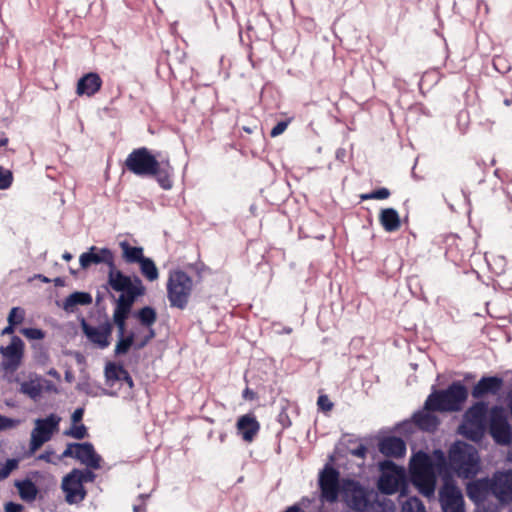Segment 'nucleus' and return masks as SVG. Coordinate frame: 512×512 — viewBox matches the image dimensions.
<instances>
[{"label": "nucleus", "mask_w": 512, "mask_h": 512, "mask_svg": "<svg viewBox=\"0 0 512 512\" xmlns=\"http://www.w3.org/2000/svg\"><path fill=\"white\" fill-rule=\"evenodd\" d=\"M136 317L142 326L151 327L157 320V313L153 307L145 306L138 310Z\"/></svg>", "instance_id": "2f4dec72"}, {"label": "nucleus", "mask_w": 512, "mask_h": 512, "mask_svg": "<svg viewBox=\"0 0 512 512\" xmlns=\"http://www.w3.org/2000/svg\"><path fill=\"white\" fill-rule=\"evenodd\" d=\"M410 478L413 485L425 497L434 496L436 474L434 464L425 452L416 453L410 462Z\"/></svg>", "instance_id": "39448f33"}, {"label": "nucleus", "mask_w": 512, "mask_h": 512, "mask_svg": "<svg viewBox=\"0 0 512 512\" xmlns=\"http://www.w3.org/2000/svg\"><path fill=\"white\" fill-rule=\"evenodd\" d=\"M503 386V379L497 376H484L473 387L472 396L476 399L487 394H497Z\"/></svg>", "instance_id": "4be33fe9"}, {"label": "nucleus", "mask_w": 512, "mask_h": 512, "mask_svg": "<svg viewBox=\"0 0 512 512\" xmlns=\"http://www.w3.org/2000/svg\"><path fill=\"white\" fill-rule=\"evenodd\" d=\"M53 454H54L53 451L46 450L45 452L41 453L38 456V459L39 460H43V461H45L47 463H52L53 462V460H52Z\"/></svg>", "instance_id": "8fccbe9b"}, {"label": "nucleus", "mask_w": 512, "mask_h": 512, "mask_svg": "<svg viewBox=\"0 0 512 512\" xmlns=\"http://www.w3.org/2000/svg\"><path fill=\"white\" fill-rule=\"evenodd\" d=\"M68 457L77 459L89 468H100L101 457L96 453L94 446L90 442L69 443L59 457V460Z\"/></svg>", "instance_id": "ddd939ff"}, {"label": "nucleus", "mask_w": 512, "mask_h": 512, "mask_svg": "<svg viewBox=\"0 0 512 512\" xmlns=\"http://www.w3.org/2000/svg\"><path fill=\"white\" fill-rule=\"evenodd\" d=\"M290 120H287V121H280L278 122L271 130L270 132V136L271 137H277L279 135H281L282 133H284V131L287 129L288 127V124H289Z\"/></svg>", "instance_id": "c03bdc74"}, {"label": "nucleus", "mask_w": 512, "mask_h": 512, "mask_svg": "<svg viewBox=\"0 0 512 512\" xmlns=\"http://www.w3.org/2000/svg\"><path fill=\"white\" fill-rule=\"evenodd\" d=\"M18 467V460L8 459L0 468V480L7 478L10 473Z\"/></svg>", "instance_id": "58836bf2"}, {"label": "nucleus", "mask_w": 512, "mask_h": 512, "mask_svg": "<svg viewBox=\"0 0 512 512\" xmlns=\"http://www.w3.org/2000/svg\"><path fill=\"white\" fill-rule=\"evenodd\" d=\"M9 143V138L4 132H0V147H5Z\"/></svg>", "instance_id": "603ef678"}, {"label": "nucleus", "mask_w": 512, "mask_h": 512, "mask_svg": "<svg viewBox=\"0 0 512 512\" xmlns=\"http://www.w3.org/2000/svg\"><path fill=\"white\" fill-rule=\"evenodd\" d=\"M435 410H424L418 411L413 415V421L415 425L423 431L433 432L439 425V419L432 412Z\"/></svg>", "instance_id": "b1692460"}, {"label": "nucleus", "mask_w": 512, "mask_h": 512, "mask_svg": "<svg viewBox=\"0 0 512 512\" xmlns=\"http://www.w3.org/2000/svg\"><path fill=\"white\" fill-rule=\"evenodd\" d=\"M289 425H291V422L288 420V424L286 426H289Z\"/></svg>", "instance_id": "052dcab7"}, {"label": "nucleus", "mask_w": 512, "mask_h": 512, "mask_svg": "<svg viewBox=\"0 0 512 512\" xmlns=\"http://www.w3.org/2000/svg\"><path fill=\"white\" fill-rule=\"evenodd\" d=\"M102 84L103 81L98 73H86L77 82L76 94L78 96L92 97L101 90Z\"/></svg>", "instance_id": "aec40b11"}, {"label": "nucleus", "mask_w": 512, "mask_h": 512, "mask_svg": "<svg viewBox=\"0 0 512 512\" xmlns=\"http://www.w3.org/2000/svg\"><path fill=\"white\" fill-rule=\"evenodd\" d=\"M488 406L485 402L473 404L464 414L463 434L473 440H480L486 431Z\"/></svg>", "instance_id": "0eeeda50"}, {"label": "nucleus", "mask_w": 512, "mask_h": 512, "mask_svg": "<svg viewBox=\"0 0 512 512\" xmlns=\"http://www.w3.org/2000/svg\"><path fill=\"white\" fill-rule=\"evenodd\" d=\"M284 512H303V511L299 506L294 505V506L287 508Z\"/></svg>", "instance_id": "6e6d98bb"}, {"label": "nucleus", "mask_w": 512, "mask_h": 512, "mask_svg": "<svg viewBox=\"0 0 512 512\" xmlns=\"http://www.w3.org/2000/svg\"><path fill=\"white\" fill-rule=\"evenodd\" d=\"M148 328V334L140 341L135 344L136 349H142L144 348L154 337H155V330L151 327Z\"/></svg>", "instance_id": "a18cd8bd"}, {"label": "nucleus", "mask_w": 512, "mask_h": 512, "mask_svg": "<svg viewBox=\"0 0 512 512\" xmlns=\"http://www.w3.org/2000/svg\"><path fill=\"white\" fill-rule=\"evenodd\" d=\"M467 397V388L461 382L455 381L447 389L431 393L425 401V408L439 412H457L462 409Z\"/></svg>", "instance_id": "20e7f679"}, {"label": "nucleus", "mask_w": 512, "mask_h": 512, "mask_svg": "<svg viewBox=\"0 0 512 512\" xmlns=\"http://www.w3.org/2000/svg\"><path fill=\"white\" fill-rule=\"evenodd\" d=\"M83 415H84V409L83 408H77L73 414H72V422L73 424H78L79 422H81L82 418H83Z\"/></svg>", "instance_id": "09e8293b"}, {"label": "nucleus", "mask_w": 512, "mask_h": 512, "mask_svg": "<svg viewBox=\"0 0 512 512\" xmlns=\"http://www.w3.org/2000/svg\"><path fill=\"white\" fill-rule=\"evenodd\" d=\"M489 432L498 444L507 445L512 440V428L500 406H494L490 410Z\"/></svg>", "instance_id": "f8f14e48"}, {"label": "nucleus", "mask_w": 512, "mask_h": 512, "mask_svg": "<svg viewBox=\"0 0 512 512\" xmlns=\"http://www.w3.org/2000/svg\"><path fill=\"white\" fill-rule=\"evenodd\" d=\"M21 333L26 338L32 340H41L45 337L44 331L38 328H24L21 330Z\"/></svg>", "instance_id": "ea45409f"}, {"label": "nucleus", "mask_w": 512, "mask_h": 512, "mask_svg": "<svg viewBox=\"0 0 512 512\" xmlns=\"http://www.w3.org/2000/svg\"><path fill=\"white\" fill-rule=\"evenodd\" d=\"M236 429L245 442H252L260 430V423L252 413L242 415L238 418Z\"/></svg>", "instance_id": "412c9836"}, {"label": "nucleus", "mask_w": 512, "mask_h": 512, "mask_svg": "<svg viewBox=\"0 0 512 512\" xmlns=\"http://www.w3.org/2000/svg\"><path fill=\"white\" fill-rule=\"evenodd\" d=\"M13 173L0 166V190L8 189L13 183Z\"/></svg>", "instance_id": "e433bc0d"}, {"label": "nucleus", "mask_w": 512, "mask_h": 512, "mask_svg": "<svg viewBox=\"0 0 512 512\" xmlns=\"http://www.w3.org/2000/svg\"><path fill=\"white\" fill-rule=\"evenodd\" d=\"M379 222L386 232H395L401 227V220L394 208H384L379 213Z\"/></svg>", "instance_id": "a878e982"}, {"label": "nucleus", "mask_w": 512, "mask_h": 512, "mask_svg": "<svg viewBox=\"0 0 512 512\" xmlns=\"http://www.w3.org/2000/svg\"><path fill=\"white\" fill-rule=\"evenodd\" d=\"M62 489L66 494V501L69 504L83 501L86 497V490L76 472L71 471L62 481Z\"/></svg>", "instance_id": "6ab92c4d"}, {"label": "nucleus", "mask_w": 512, "mask_h": 512, "mask_svg": "<svg viewBox=\"0 0 512 512\" xmlns=\"http://www.w3.org/2000/svg\"><path fill=\"white\" fill-rule=\"evenodd\" d=\"M119 246L122 250V259L127 264H138L145 257L142 247L132 246L128 241H121Z\"/></svg>", "instance_id": "bb28decb"}, {"label": "nucleus", "mask_w": 512, "mask_h": 512, "mask_svg": "<svg viewBox=\"0 0 512 512\" xmlns=\"http://www.w3.org/2000/svg\"><path fill=\"white\" fill-rule=\"evenodd\" d=\"M72 254L69 253V252H65L63 255H62V258L66 261H70L72 259Z\"/></svg>", "instance_id": "13d9d810"}, {"label": "nucleus", "mask_w": 512, "mask_h": 512, "mask_svg": "<svg viewBox=\"0 0 512 512\" xmlns=\"http://www.w3.org/2000/svg\"><path fill=\"white\" fill-rule=\"evenodd\" d=\"M492 495L502 503L512 502V470L497 471L491 478Z\"/></svg>", "instance_id": "a211bd4d"}, {"label": "nucleus", "mask_w": 512, "mask_h": 512, "mask_svg": "<svg viewBox=\"0 0 512 512\" xmlns=\"http://www.w3.org/2000/svg\"><path fill=\"white\" fill-rule=\"evenodd\" d=\"M318 408L323 412H330L333 409L334 404L331 402L329 397L325 394L320 395L317 400Z\"/></svg>", "instance_id": "79ce46f5"}, {"label": "nucleus", "mask_w": 512, "mask_h": 512, "mask_svg": "<svg viewBox=\"0 0 512 512\" xmlns=\"http://www.w3.org/2000/svg\"><path fill=\"white\" fill-rule=\"evenodd\" d=\"M242 397H243L245 400H250V401H252V400H254V399L256 398V393H255L252 389H250V388L246 387V388L244 389L243 393H242Z\"/></svg>", "instance_id": "3c124183"}, {"label": "nucleus", "mask_w": 512, "mask_h": 512, "mask_svg": "<svg viewBox=\"0 0 512 512\" xmlns=\"http://www.w3.org/2000/svg\"><path fill=\"white\" fill-rule=\"evenodd\" d=\"M16 325H12V324H9L8 326H6L3 330H2V334L5 335V334H12L14 332V327Z\"/></svg>", "instance_id": "864d4df0"}, {"label": "nucleus", "mask_w": 512, "mask_h": 512, "mask_svg": "<svg viewBox=\"0 0 512 512\" xmlns=\"http://www.w3.org/2000/svg\"><path fill=\"white\" fill-rule=\"evenodd\" d=\"M65 435H68L78 440H82L88 436V432L84 424H74L69 430L65 432Z\"/></svg>", "instance_id": "c9c22d12"}, {"label": "nucleus", "mask_w": 512, "mask_h": 512, "mask_svg": "<svg viewBox=\"0 0 512 512\" xmlns=\"http://www.w3.org/2000/svg\"><path fill=\"white\" fill-rule=\"evenodd\" d=\"M351 454L358 458H365L367 454V448L360 444L357 448L351 450Z\"/></svg>", "instance_id": "de8ad7c7"}, {"label": "nucleus", "mask_w": 512, "mask_h": 512, "mask_svg": "<svg viewBox=\"0 0 512 512\" xmlns=\"http://www.w3.org/2000/svg\"><path fill=\"white\" fill-rule=\"evenodd\" d=\"M79 262L83 269L92 264L103 263L108 266V284L113 291L121 293L118 297V317L126 310L133 297H141L146 293V287L138 276H129L117 269L114 254L108 248L98 249L92 246L88 252L80 255Z\"/></svg>", "instance_id": "f257e3e1"}, {"label": "nucleus", "mask_w": 512, "mask_h": 512, "mask_svg": "<svg viewBox=\"0 0 512 512\" xmlns=\"http://www.w3.org/2000/svg\"><path fill=\"white\" fill-rule=\"evenodd\" d=\"M158 157L160 153L154 155L147 147H140L128 154L124 165L129 172L141 177H153L162 189L170 190L173 187L174 168L169 157Z\"/></svg>", "instance_id": "f03ea898"}, {"label": "nucleus", "mask_w": 512, "mask_h": 512, "mask_svg": "<svg viewBox=\"0 0 512 512\" xmlns=\"http://www.w3.org/2000/svg\"><path fill=\"white\" fill-rule=\"evenodd\" d=\"M0 353L3 356L1 369L4 372H15L21 365L24 356V342L18 336H13L7 346L0 347Z\"/></svg>", "instance_id": "2eb2a0df"}, {"label": "nucleus", "mask_w": 512, "mask_h": 512, "mask_svg": "<svg viewBox=\"0 0 512 512\" xmlns=\"http://www.w3.org/2000/svg\"><path fill=\"white\" fill-rule=\"evenodd\" d=\"M43 381L44 380L38 376L23 381L20 384V392L33 400H37L43 392Z\"/></svg>", "instance_id": "cd10ccee"}, {"label": "nucleus", "mask_w": 512, "mask_h": 512, "mask_svg": "<svg viewBox=\"0 0 512 512\" xmlns=\"http://www.w3.org/2000/svg\"><path fill=\"white\" fill-rule=\"evenodd\" d=\"M439 501L443 512H465L461 490L446 480L439 491Z\"/></svg>", "instance_id": "dca6fc26"}, {"label": "nucleus", "mask_w": 512, "mask_h": 512, "mask_svg": "<svg viewBox=\"0 0 512 512\" xmlns=\"http://www.w3.org/2000/svg\"><path fill=\"white\" fill-rule=\"evenodd\" d=\"M81 327L88 340L97 345L99 348L103 349L110 345V337L112 334L113 325L109 320H106L98 327H94L83 320Z\"/></svg>", "instance_id": "f3484780"}, {"label": "nucleus", "mask_w": 512, "mask_h": 512, "mask_svg": "<svg viewBox=\"0 0 512 512\" xmlns=\"http://www.w3.org/2000/svg\"><path fill=\"white\" fill-rule=\"evenodd\" d=\"M123 370L124 367L120 364L108 363L105 367L106 384L108 386H113L115 382L120 381L122 378L120 371Z\"/></svg>", "instance_id": "473e14b6"}, {"label": "nucleus", "mask_w": 512, "mask_h": 512, "mask_svg": "<svg viewBox=\"0 0 512 512\" xmlns=\"http://www.w3.org/2000/svg\"><path fill=\"white\" fill-rule=\"evenodd\" d=\"M55 286L57 287H62L65 285V280L61 277H56L54 280H53Z\"/></svg>", "instance_id": "5fc2aeb1"}, {"label": "nucleus", "mask_w": 512, "mask_h": 512, "mask_svg": "<svg viewBox=\"0 0 512 512\" xmlns=\"http://www.w3.org/2000/svg\"><path fill=\"white\" fill-rule=\"evenodd\" d=\"M441 464L463 479L474 478L480 470V459L477 449L466 442L456 441L448 450L446 461L443 454L440 455Z\"/></svg>", "instance_id": "7ed1b4c3"}, {"label": "nucleus", "mask_w": 512, "mask_h": 512, "mask_svg": "<svg viewBox=\"0 0 512 512\" xmlns=\"http://www.w3.org/2000/svg\"><path fill=\"white\" fill-rule=\"evenodd\" d=\"M20 424V420L0 415V431L15 428Z\"/></svg>", "instance_id": "a19ab883"}, {"label": "nucleus", "mask_w": 512, "mask_h": 512, "mask_svg": "<svg viewBox=\"0 0 512 512\" xmlns=\"http://www.w3.org/2000/svg\"><path fill=\"white\" fill-rule=\"evenodd\" d=\"M492 494L491 479H481L467 486V495L471 500L482 501L487 495Z\"/></svg>", "instance_id": "393cba45"}, {"label": "nucleus", "mask_w": 512, "mask_h": 512, "mask_svg": "<svg viewBox=\"0 0 512 512\" xmlns=\"http://www.w3.org/2000/svg\"><path fill=\"white\" fill-rule=\"evenodd\" d=\"M138 297H133L132 301L127 306L126 310H123L122 314L118 317L117 310L119 308V298L115 301V308L113 311V323L116 325L118 329L119 340L115 346V354L116 355H124L134 344V334L130 333L125 336L126 331V321L131 313L132 307L137 300Z\"/></svg>", "instance_id": "6e6552de"}, {"label": "nucleus", "mask_w": 512, "mask_h": 512, "mask_svg": "<svg viewBox=\"0 0 512 512\" xmlns=\"http://www.w3.org/2000/svg\"><path fill=\"white\" fill-rule=\"evenodd\" d=\"M142 275L150 282L158 279L159 272L151 258L144 257L139 263Z\"/></svg>", "instance_id": "7c9ffc66"}, {"label": "nucleus", "mask_w": 512, "mask_h": 512, "mask_svg": "<svg viewBox=\"0 0 512 512\" xmlns=\"http://www.w3.org/2000/svg\"><path fill=\"white\" fill-rule=\"evenodd\" d=\"M61 418L56 414H50L44 419H37L31 432L29 448L31 452L37 451L44 443L49 441L54 432L58 430Z\"/></svg>", "instance_id": "9b49d317"}, {"label": "nucleus", "mask_w": 512, "mask_h": 512, "mask_svg": "<svg viewBox=\"0 0 512 512\" xmlns=\"http://www.w3.org/2000/svg\"><path fill=\"white\" fill-rule=\"evenodd\" d=\"M390 195H391L390 190L388 188L382 187V188L374 190L370 193L361 194L360 199L362 201L373 200V199L384 200V199L389 198Z\"/></svg>", "instance_id": "f704fd0d"}, {"label": "nucleus", "mask_w": 512, "mask_h": 512, "mask_svg": "<svg viewBox=\"0 0 512 512\" xmlns=\"http://www.w3.org/2000/svg\"><path fill=\"white\" fill-rule=\"evenodd\" d=\"M508 399H509L508 407L510 409V413H511V416H512V390L510 391V393L508 395Z\"/></svg>", "instance_id": "4d7b16f0"}, {"label": "nucleus", "mask_w": 512, "mask_h": 512, "mask_svg": "<svg viewBox=\"0 0 512 512\" xmlns=\"http://www.w3.org/2000/svg\"><path fill=\"white\" fill-rule=\"evenodd\" d=\"M318 485L322 500L329 503L336 502L341 491L339 471L326 464L319 473Z\"/></svg>", "instance_id": "9d476101"}, {"label": "nucleus", "mask_w": 512, "mask_h": 512, "mask_svg": "<svg viewBox=\"0 0 512 512\" xmlns=\"http://www.w3.org/2000/svg\"><path fill=\"white\" fill-rule=\"evenodd\" d=\"M401 512H426V509L419 498L410 497L402 503Z\"/></svg>", "instance_id": "72a5a7b5"}, {"label": "nucleus", "mask_w": 512, "mask_h": 512, "mask_svg": "<svg viewBox=\"0 0 512 512\" xmlns=\"http://www.w3.org/2000/svg\"><path fill=\"white\" fill-rule=\"evenodd\" d=\"M120 375H122V378L120 381L126 383L130 389L134 387V381L132 377L130 376L129 372L124 368L123 371H120Z\"/></svg>", "instance_id": "49530a36"}, {"label": "nucleus", "mask_w": 512, "mask_h": 512, "mask_svg": "<svg viewBox=\"0 0 512 512\" xmlns=\"http://www.w3.org/2000/svg\"><path fill=\"white\" fill-rule=\"evenodd\" d=\"M348 506L357 512H364L369 506L368 491L355 480H344L342 487Z\"/></svg>", "instance_id": "4468645a"}, {"label": "nucleus", "mask_w": 512, "mask_h": 512, "mask_svg": "<svg viewBox=\"0 0 512 512\" xmlns=\"http://www.w3.org/2000/svg\"><path fill=\"white\" fill-rule=\"evenodd\" d=\"M92 302V297L86 292H74L64 301V309L70 310L76 305H88Z\"/></svg>", "instance_id": "c756f323"}, {"label": "nucleus", "mask_w": 512, "mask_h": 512, "mask_svg": "<svg viewBox=\"0 0 512 512\" xmlns=\"http://www.w3.org/2000/svg\"><path fill=\"white\" fill-rule=\"evenodd\" d=\"M194 288L193 279L182 270L169 273L166 290L170 307L180 310L186 309Z\"/></svg>", "instance_id": "423d86ee"}, {"label": "nucleus", "mask_w": 512, "mask_h": 512, "mask_svg": "<svg viewBox=\"0 0 512 512\" xmlns=\"http://www.w3.org/2000/svg\"><path fill=\"white\" fill-rule=\"evenodd\" d=\"M24 318L25 311L20 307H14L8 315V323L12 325H19L24 321Z\"/></svg>", "instance_id": "4c0bfd02"}, {"label": "nucleus", "mask_w": 512, "mask_h": 512, "mask_svg": "<svg viewBox=\"0 0 512 512\" xmlns=\"http://www.w3.org/2000/svg\"><path fill=\"white\" fill-rule=\"evenodd\" d=\"M73 472H76V476L81 480V483L93 482L95 480V474L90 470H79L73 469Z\"/></svg>", "instance_id": "37998d69"}, {"label": "nucleus", "mask_w": 512, "mask_h": 512, "mask_svg": "<svg viewBox=\"0 0 512 512\" xmlns=\"http://www.w3.org/2000/svg\"><path fill=\"white\" fill-rule=\"evenodd\" d=\"M37 277H38L42 282H44V283H49V282L51 281L49 278H47L46 276L41 275V274H40V275H38Z\"/></svg>", "instance_id": "bf43d9fd"}, {"label": "nucleus", "mask_w": 512, "mask_h": 512, "mask_svg": "<svg viewBox=\"0 0 512 512\" xmlns=\"http://www.w3.org/2000/svg\"><path fill=\"white\" fill-rule=\"evenodd\" d=\"M383 470L378 481V488L384 494H393L405 485L404 470L394 462L385 460L381 463Z\"/></svg>", "instance_id": "1a4fd4ad"}, {"label": "nucleus", "mask_w": 512, "mask_h": 512, "mask_svg": "<svg viewBox=\"0 0 512 512\" xmlns=\"http://www.w3.org/2000/svg\"><path fill=\"white\" fill-rule=\"evenodd\" d=\"M379 451L387 457L400 458L406 453V444L399 437H386L380 441Z\"/></svg>", "instance_id": "5701e85b"}, {"label": "nucleus", "mask_w": 512, "mask_h": 512, "mask_svg": "<svg viewBox=\"0 0 512 512\" xmlns=\"http://www.w3.org/2000/svg\"><path fill=\"white\" fill-rule=\"evenodd\" d=\"M15 486L18 489L19 496L26 502H31L36 499L38 489L36 485L29 479L16 481Z\"/></svg>", "instance_id": "c85d7f7f"}]
</instances>
